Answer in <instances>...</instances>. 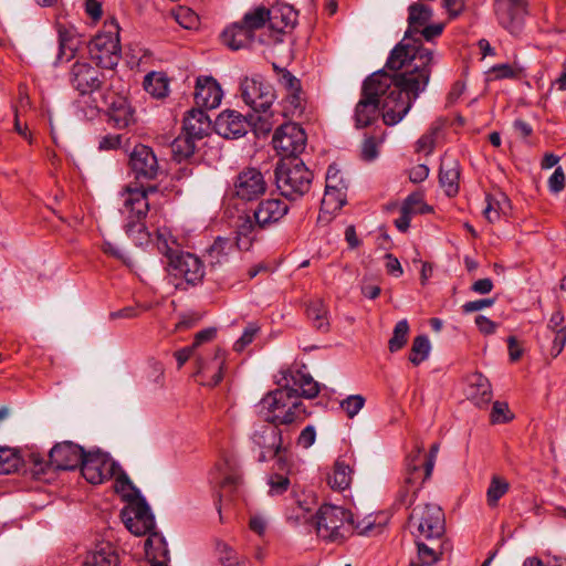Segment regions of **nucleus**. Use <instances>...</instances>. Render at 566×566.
Returning a JSON list of instances; mask_svg holds the SVG:
<instances>
[{
	"instance_id": "1",
	"label": "nucleus",
	"mask_w": 566,
	"mask_h": 566,
	"mask_svg": "<svg viewBox=\"0 0 566 566\" xmlns=\"http://www.w3.org/2000/svg\"><path fill=\"white\" fill-rule=\"evenodd\" d=\"M413 76L405 72L390 74L378 71L371 74L363 85L361 97L356 104L354 120L356 128L371 125L382 108L386 125L398 124L410 111L413 102L426 90L412 86Z\"/></svg>"
},
{
	"instance_id": "2",
	"label": "nucleus",
	"mask_w": 566,
	"mask_h": 566,
	"mask_svg": "<svg viewBox=\"0 0 566 566\" xmlns=\"http://www.w3.org/2000/svg\"><path fill=\"white\" fill-rule=\"evenodd\" d=\"M408 12V29L402 40L390 51L386 67L394 72L405 70V73L415 77L412 86L426 90L437 63V53L421 43L418 31L430 22L433 11L417 2L409 6Z\"/></svg>"
},
{
	"instance_id": "3",
	"label": "nucleus",
	"mask_w": 566,
	"mask_h": 566,
	"mask_svg": "<svg viewBox=\"0 0 566 566\" xmlns=\"http://www.w3.org/2000/svg\"><path fill=\"white\" fill-rule=\"evenodd\" d=\"M313 525L318 537L331 542L342 541L354 532L359 535H368L374 528V522L369 518L355 523L350 511L331 504L319 507Z\"/></svg>"
},
{
	"instance_id": "4",
	"label": "nucleus",
	"mask_w": 566,
	"mask_h": 566,
	"mask_svg": "<svg viewBox=\"0 0 566 566\" xmlns=\"http://www.w3.org/2000/svg\"><path fill=\"white\" fill-rule=\"evenodd\" d=\"M258 408L266 422L275 424H290L303 419L305 413L297 390L290 386L269 392L262 398Z\"/></svg>"
},
{
	"instance_id": "5",
	"label": "nucleus",
	"mask_w": 566,
	"mask_h": 566,
	"mask_svg": "<svg viewBox=\"0 0 566 566\" xmlns=\"http://www.w3.org/2000/svg\"><path fill=\"white\" fill-rule=\"evenodd\" d=\"M241 97L258 116H251L252 124L263 133H269L274 122L270 108L275 95L271 85L264 83L260 77H244L240 84Z\"/></svg>"
},
{
	"instance_id": "6",
	"label": "nucleus",
	"mask_w": 566,
	"mask_h": 566,
	"mask_svg": "<svg viewBox=\"0 0 566 566\" xmlns=\"http://www.w3.org/2000/svg\"><path fill=\"white\" fill-rule=\"evenodd\" d=\"M156 245L158 251L169 259L170 265L187 283L195 285L201 282L205 276L202 261L192 253L179 252V244L168 229L157 230Z\"/></svg>"
},
{
	"instance_id": "7",
	"label": "nucleus",
	"mask_w": 566,
	"mask_h": 566,
	"mask_svg": "<svg viewBox=\"0 0 566 566\" xmlns=\"http://www.w3.org/2000/svg\"><path fill=\"white\" fill-rule=\"evenodd\" d=\"M313 172L298 158H282L275 168L280 193L289 200L302 198L311 188Z\"/></svg>"
},
{
	"instance_id": "8",
	"label": "nucleus",
	"mask_w": 566,
	"mask_h": 566,
	"mask_svg": "<svg viewBox=\"0 0 566 566\" xmlns=\"http://www.w3.org/2000/svg\"><path fill=\"white\" fill-rule=\"evenodd\" d=\"M408 528L417 539L440 538L444 534V514L436 504H419L409 515Z\"/></svg>"
},
{
	"instance_id": "9",
	"label": "nucleus",
	"mask_w": 566,
	"mask_h": 566,
	"mask_svg": "<svg viewBox=\"0 0 566 566\" xmlns=\"http://www.w3.org/2000/svg\"><path fill=\"white\" fill-rule=\"evenodd\" d=\"M90 53L105 69H113L118 64L120 44L118 25L115 22L109 24L108 31L101 32L91 41Z\"/></svg>"
},
{
	"instance_id": "10",
	"label": "nucleus",
	"mask_w": 566,
	"mask_h": 566,
	"mask_svg": "<svg viewBox=\"0 0 566 566\" xmlns=\"http://www.w3.org/2000/svg\"><path fill=\"white\" fill-rule=\"evenodd\" d=\"M254 449L259 450V462L268 461L272 458L286 455L282 453V432L280 428L272 422L259 424L254 428L251 436Z\"/></svg>"
},
{
	"instance_id": "11",
	"label": "nucleus",
	"mask_w": 566,
	"mask_h": 566,
	"mask_svg": "<svg viewBox=\"0 0 566 566\" xmlns=\"http://www.w3.org/2000/svg\"><path fill=\"white\" fill-rule=\"evenodd\" d=\"M493 7L499 24L513 35L520 34L528 15V1L494 0Z\"/></svg>"
},
{
	"instance_id": "12",
	"label": "nucleus",
	"mask_w": 566,
	"mask_h": 566,
	"mask_svg": "<svg viewBox=\"0 0 566 566\" xmlns=\"http://www.w3.org/2000/svg\"><path fill=\"white\" fill-rule=\"evenodd\" d=\"M274 148L283 158H297L306 146V134L295 123L282 124L272 139Z\"/></svg>"
},
{
	"instance_id": "13",
	"label": "nucleus",
	"mask_w": 566,
	"mask_h": 566,
	"mask_svg": "<svg viewBox=\"0 0 566 566\" xmlns=\"http://www.w3.org/2000/svg\"><path fill=\"white\" fill-rule=\"evenodd\" d=\"M105 81L104 73L88 62H75L69 72V82L82 96L92 95L101 90Z\"/></svg>"
},
{
	"instance_id": "14",
	"label": "nucleus",
	"mask_w": 566,
	"mask_h": 566,
	"mask_svg": "<svg viewBox=\"0 0 566 566\" xmlns=\"http://www.w3.org/2000/svg\"><path fill=\"white\" fill-rule=\"evenodd\" d=\"M129 166L137 180H156L164 175V169L149 146L136 145L129 155Z\"/></svg>"
},
{
	"instance_id": "15",
	"label": "nucleus",
	"mask_w": 566,
	"mask_h": 566,
	"mask_svg": "<svg viewBox=\"0 0 566 566\" xmlns=\"http://www.w3.org/2000/svg\"><path fill=\"white\" fill-rule=\"evenodd\" d=\"M157 187L149 186L148 188H132L127 186L119 193L122 208L120 213L125 220L132 219H146L149 211L148 193L156 192Z\"/></svg>"
},
{
	"instance_id": "16",
	"label": "nucleus",
	"mask_w": 566,
	"mask_h": 566,
	"mask_svg": "<svg viewBox=\"0 0 566 566\" xmlns=\"http://www.w3.org/2000/svg\"><path fill=\"white\" fill-rule=\"evenodd\" d=\"M80 465L83 478L92 484L111 479L117 469L116 463L101 452H85Z\"/></svg>"
},
{
	"instance_id": "17",
	"label": "nucleus",
	"mask_w": 566,
	"mask_h": 566,
	"mask_svg": "<svg viewBox=\"0 0 566 566\" xmlns=\"http://www.w3.org/2000/svg\"><path fill=\"white\" fill-rule=\"evenodd\" d=\"M233 186L235 196L245 201L255 200L266 191V181L262 172L255 168L242 170Z\"/></svg>"
},
{
	"instance_id": "18",
	"label": "nucleus",
	"mask_w": 566,
	"mask_h": 566,
	"mask_svg": "<svg viewBox=\"0 0 566 566\" xmlns=\"http://www.w3.org/2000/svg\"><path fill=\"white\" fill-rule=\"evenodd\" d=\"M85 451L78 444L71 441L56 443L49 453V467L55 470H74L83 458Z\"/></svg>"
},
{
	"instance_id": "19",
	"label": "nucleus",
	"mask_w": 566,
	"mask_h": 566,
	"mask_svg": "<svg viewBox=\"0 0 566 566\" xmlns=\"http://www.w3.org/2000/svg\"><path fill=\"white\" fill-rule=\"evenodd\" d=\"M249 122L237 111H223L214 122V130L223 138H239L245 135Z\"/></svg>"
},
{
	"instance_id": "20",
	"label": "nucleus",
	"mask_w": 566,
	"mask_h": 566,
	"mask_svg": "<svg viewBox=\"0 0 566 566\" xmlns=\"http://www.w3.org/2000/svg\"><path fill=\"white\" fill-rule=\"evenodd\" d=\"M226 353L217 348L211 359L199 358L197 360V376L200 382L206 386H217L223 378Z\"/></svg>"
},
{
	"instance_id": "21",
	"label": "nucleus",
	"mask_w": 566,
	"mask_h": 566,
	"mask_svg": "<svg viewBox=\"0 0 566 566\" xmlns=\"http://www.w3.org/2000/svg\"><path fill=\"white\" fill-rule=\"evenodd\" d=\"M277 12L279 10L276 9L270 10L265 7H258L247 12L241 22L244 23V25L253 33L263 28L266 22L270 23L271 28L277 30L292 24L289 17L282 13V25H280L275 21L277 19Z\"/></svg>"
},
{
	"instance_id": "22",
	"label": "nucleus",
	"mask_w": 566,
	"mask_h": 566,
	"mask_svg": "<svg viewBox=\"0 0 566 566\" xmlns=\"http://www.w3.org/2000/svg\"><path fill=\"white\" fill-rule=\"evenodd\" d=\"M222 99V90L211 76L198 77L196 82L195 102L198 108H216Z\"/></svg>"
},
{
	"instance_id": "23",
	"label": "nucleus",
	"mask_w": 566,
	"mask_h": 566,
	"mask_svg": "<svg viewBox=\"0 0 566 566\" xmlns=\"http://www.w3.org/2000/svg\"><path fill=\"white\" fill-rule=\"evenodd\" d=\"M133 516L125 520L128 531L137 536L153 533L155 528V517L146 502H138L132 509Z\"/></svg>"
},
{
	"instance_id": "24",
	"label": "nucleus",
	"mask_w": 566,
	"mask_h": 566,
	"mask_svg": "<svg viewBox=\"0 0 566 566\" xmlns=\"http://www.w3.org/2000/svg\"><path fill=\"white\" fill-rule=\"evenodd\" d=\"M289 211V206L280 199H266L259 203L253 211L254 221L259 227H266L277 222Z\"/></svg>"
},
{
	"instance_id": "25",
	"label": "nucleus",
	"mask_w": 566,
	"mask_h": 566,
	"mask_svg": "<svg viewBox=\"0 0 566 566\" xmlns=\"http://www.w3.org/2000/svg\"><path fill=\"white\" fill-rule=\"evenodd\" d=\"M211 482L219 486L220 496H224L235 490L240 482V474L233 468L229 459L218 463L211 473Z\"/></svg>"
},
{
	"instance_id": "26",
	"label": "nucleus",
	"mask_w": 566,
	"mask_h": 566,
	"mask_svg": "<svg viewBox=\"0 0 566 566\" xmlns=\"http://www.w3.org/2000/svg\"><path fill=\"white\" fill-rule=\"evenodd\" d=\"M275 467L276 472L270 475L268 481L269 494L272 496L281 495L287 491L291 484L289 474L294 473V464L287 455H280Z\"/></svg>"
},
{
	"instance_id": "27",
	"label": "nucleus",
	"mask_w": 566,
	"mask_h": 566,
	"mask_svg": "<svg viewBox=\"0 0 566 566\" xmlns=\"http://www.w3.org/2000/svg\"><path fill=\"white\" fill-rule=\"evenodd\" d=\"M260 228L253 216H240L235 224V244L238 249L248 251L255 241Z\"/></svg>"
},
{
	"instance_id": "28",
	"label": "nucleus",
	"mask_w": 566,
	"mask_h": 566,
	"mask_svg": "<svg viewBox=\"0 0 566 566\" xmlns=\"http://www.w3.org/2000/svg\"><path fill=\"white\" fill-rule=\"evenodd\" d=\"M211 120L202 108L190 109L184 118V130L196 139L208 135Z\"/></svg>"
},
{
	"instance_id": "29",
	"label": "nucleus",
	"mask_w": 566,
	"mask_h": 566,
	"mask_svg": "<svg viewBox=\"0 0 566 566\" xmlns=\"http://www.w3.org/2000/svg\"><path fill=\"white\" fill-rule=\"evenodd\" d=\"M222 42L231 50H240L249 46L254 40V33L244 23L235 22L228 27L221 34Z\"/></svg>"
},
{
	"instance_id": "30",
	"label": "nucleus",
	"mask_w": 566,
	"mask_h": 566,
	"mask_svg": "<svg viewBox=\"0 0 566 566\" xmlns=\"http://www.w3.org/2000/svg\"><path fill=\"white\" fill-rule=\"evenodd\" d=\"M109 123L118 129L128 127L134 123V111L124 97H116L109 105Z\"/></svg>"
},
{
	"instance_id": "31",
	"label": "nucleus",
	"mask_w": 566,
	"mask_h": 566,
	"mask_svg": "<svg viewBox=\"0 0 566 566\" xmlns=\"http://www.w3.org/2000/svg\"><path fill=\"white\" fill-rule=\"evenodd\" d=\"M469 396L476 405H488L492 399V389L489 379L480 373L468 378Z\"/></svg>"
},
{
	"instance_id": "32",
	"label": "nucleus",
	"mask_w": 566,
	"mask_h": 566,
	"mask_svg": "<svg viewBox=\"0 0 566 566\" xmlns=\"http://www.w3.org/2000/svg\"><path fill=\"white\" fill-rule=\"evenodd\" d=\"M145 552L148 560H166L169 562V549L165 537L153 532L145 542Z\"/></svg>"
},
{
	"instance_id": "33",
	"label": "nucleus",
	"mask_w": 566,
	"mask_h": 566,
	"mask_svg": "<svg viewBox=\"0 0 566 566\" xmlns=\"http://www.w3.org/2000/svg\"><path fill=\"white\" fill-rule=\"evenodd\" d=\"M459 168L455 161L442 163L439 174V182L447 196H455L459 191Z\"/></svg>"
},
{
	"instance_id": "34",
	"label": "nucleus",
	"mask_w": 566,
	"mask_h": 566,
	"mask_svg": "<svg viewBox=\"0 0 566 566\" xmlns=\"http://www.w3.org/2000/svg\"><path fill=\"white\" fill-rule=\"evenodd\" d=\"M144 88L154 97H166L169 91L168 78L161 72H150L144 78Z\"/></svg>"
},
{
	"instance_id": "35",
	"label": "nucleus",
	"mask_w": 566,
	"mask_h": 566,
	"mask_svg": "<svg viewBox=\"0 0 566 566\" xmlns=\"http://www.w3.org/2000/svg\"><path fill=\"white\" fill-rule=\"evenodd\" d=\"M328 485L333 490H345L352 482V470L348 464L337 461L333 472L327 478Z\"/></svg>"
},
{
	"instance_id": "36",
	"label": "nucleus",
	"mask_w": 566,
	"mask_h": 566,
	"mask_svg": "<svg viewBox=\"0 0 566 566\" xmlns=\"http://www.w3.org/2000/svg\"><path fill=\"white\" fill-rule=\"evenodd\" d=\"M124 229L136 245H144L149 242L150 234L145 226V219L125 220Z\"/></svg>"
},
{
	"instance_id": "37",
	"label": "nucleus",
	"mask_w": 566,
	"mask_h": 566,
	"mask_svg": "<svg viewBox=\"0 0 566 566\" xmlns=\"http://www.w3.org/2000/svg\"><path fill=\"white\" fill-rule=\"evenodd\" d=\"M196 138L185 133L184 136L177 137L171 144L174 158L178 161L189 158L196 149Z\"/></svg>"
},
{
	"instance_id": "38",
	"label": "nucleus",
	"mask_w": 566,
	"mask_h": 566,
	"mask_svg": "<svg viewBox=\"0 0 566 566\" xmlns=\"http://www.w3.org/2000/svg\"><path fill=\"white\" fill-rule=\"evenodd\" d=\"M232 248V242L226 238H217L212 245L207 250V259L209 263L214 266L217 264H221L222 261L227 258L229 251Z\"/></svg>"
},
{
	"instance_id": "39",
	"label": "nucleus",
	"mask_w": 566,
	"mask_h": 566,
	"mask_svg": "<svg viewBox=\"0 0 566 566\" xmlns=\"http://www.w3.org/2000/svg\"><path fill=\"white\" fill-rule=\"evenodd\" d=\"M430 349H431V344H430L428 336L419 335V336L415 337L412 345H411L410 354H409L410 363L416 366L420 365L422 361H424L429 357Z\"/></svg>"
},
{
	"instance_id": "40",
	"label": "nucleus",
	"mask_w": 566,
	"mask_h": 566,
	"mask_svg": "<svg viewBox=\"0 0 566 566\" xmlns=\"http://www.w3.org/2000/svg\"><path fill=\"white\" fill-rule=\"evenodd\" d=\"M307 317L313 322L316 329L326 332L328 329L327 311L321 300L313 301L308 304Z\"/></svg>"
},
{
	"instance_id": "41",
	"label": "nucleus",
	"mask_w": 566,
	"mask_h": 566,
	"mask_svg": "<svg viewBox=\"0 0 566 566\" xmlns=\"http://www.w3.org/2000/svg\"><path fill=\"white\" fill-rule=\"evenodd\" d=\"M345 188L328 189L325 187V193L322 199V210L326 212H335L339 210L346 202Z\"/></svg>"
},
{
	"instance_id": "42",
	"label": "nucleus",
	"mask_w": 566,
	"mask_h": 566,
	"mask_svg": "<svg viewBox=\"0 0 566 566\" xmlns=\"http://www.w3.org/2000/svg\"><path fill=\"white\" fill-rule=\"evenodd\" d=\"M293 384L302 389V396L312 399L319 392V385L308 374L297 370L293 376Z\"/></svg>"
},
{
	"instance_id": "43",
	"label": "nucleus",
	"mask_w": 566,
	"mask_h": 566,
	"mask_svg": "<svg viewBox=\"0 0 566 566\" xmlns=\"http://www.w3.org/2000/svg\"><path fill=\"white\" fill-rule=\"evenodd\" d=\"M423 451L422 446H417L416 450L407 457V476L405 478V483L415 484L420 479V467L421 462V453Z\"/></svg>"
},
{
	"instance_id": "44",
	"label": "nucleus",
	"mask_w": 566,
	"mask_h": 566,
	"mask_svg": "<svg viewBox=\"0 0 566 566\" xmlns=\"http://www.w3.org/2000/svg\"><path fill=\"white\" fill-rule=\"evenodd\" d=\"M85 566H118V556L111 548H102L88 555L84 562Z\"/></svg>"
},
{
	"instance_id": "45",
	"label": "nucleus",
	"mask_w": 566,
	"mask_h": 566,
	"mask_svg": "<svg viewBox=\"0 0 566 566\" xmlns=\"http://www.w3.org/2000/svg\"><path fill=\"white\" fill-rule=\"evenodd\" d=\"M314 505L315 501L311 496H307L303 501H297V505L292 510V513L289 515V520H293L296 524H305L312 521L313 515L311 512Z\"/></svg>"
},
{
	"instance_id": "46",
	"label": "nucleus",
	"mask_w": 566,
	"mask_h": 566,
	"mask_svg": "<svg viewBox=\"0 0 566 566\" xmlns=\"http://www.w3.org/2000/svg\"><path fill=\"white\" fill-rule=\"evenodd\" d=\"M409 324L407 319L399 321L395 328L391 338L389 339V350L391 353L401 349L408 340Z\"/></svg>"
},
{
	"instance_id": "47",
	"label": "nucleus",
	"mask_w": 566,
	"mask_h": 566,
	"mask_svg": "<svg viewBox=\"0 0 566 566\" xmlns=\"http://www.w3.org/2000/svg\"><path fill=\"white\" fill-rule=\"evenodd\" d=\"M510 484L502 478L493 475L486 492V500L490 506H495L499 500L509 491Z\"/></svg>"
},
{
	"instance_id": "48",
	"label": "nucleus",
	"mask_w": 566,
	"mask_h": 566,
	"mask_svg": "<svg viewBox=\"0 0 566 566\" xmlns=\"http://www.w3.org/2000/svg\"><path fill=\"white\" fill-rule=\"evenodd\" d=\"M172 15L176 22L184 29L193 30L199 25L198 14L188 7H179L172 11Z\"/></svg>"
},
{
	"instance_id": "49",
	"label": "nucleus",
	"mask_w": 566,
	"mask_h": 566,
	"mask_svg": "<svg viewBox=\"0 0 566 566\" xmlns=\"http://www.w3.org/2000/svg\"><path fill=\"white\" fill-rule=\"evenodd\" d=\"M401 208L408 211L409 214H423L431 211V208L423 201V196L419 192L409 195Z\"/></svg>"
},
{
	"instance_id": "50",
	"label": "nucleus",
	"mask_w": 566,
	"mask_h": 566,
	"mask_svg": "<svg viewBox=\"0 0 566 566\" xmlns=\"http://www.w3.org/2000/svg\"><path fill=\"white\" fill-rule=\"evenodd\" d=\"M415 542L417 545L420 566H432L440 559L441 553H438L436 548L424 544L422 539L415 538Z\"/></svg>"
},
{
	"instance_id": "51",
	"label": "nucleus",
	"mask_w": 566,
	"mask_h": 566,
	"mask_svg": "<svg viewBox=\"0 0 566 566\" xmlns=\"http://www.w3.org/2000/svg\"><path fill=\"white\" fill-rule=\"evenodd\" d=\"M382 139L377 140L374 136H368L361 144L360 157L365 161H373L379 155V145Z\"/></svg>"
},
{
	"instance_id": "52",
	"label": "nucleus",
	"mask_w": 566,
	"mask_h": 566,
	"mask_svg": "<svg viewBox=\"0 0 566 566\" xmlns=\"http://www.w3.org/2000/svg\"><path fill=\"white\" fill-rule=\"evenodd\" d=\"M365 398L361 395H352L340 402L342 409L349 418H354L364 407Z\"/></svg>"
},
{
	"instance_id": "53",
	"label": "nucleus",
	"mask_w": 566,
	"mask_h": 566,
	"mask_svg": "<svg viewBox=\"0 0 566 566\" xmlns=\"http://www.w3.org/2000/svg\"><path fill=\"white\" fill-rule=\"evenodd\" d=\"M285 103V111L291 113L292 116L301 115L304 109L301 87L296 92H287Z\"/></svg>"
},
{
	"instance_id": "54",
	"label": "nucleus",
	"mask_w": 566,
	"mask_h": 566,
	"mask_svg": "<svg viewBox=\"0 0 566 566\" xmlns=\"http://www.w3.org/2000/svg\"><path fill=\"white\" fill-rule=\"evenodd\" d=\"M490 72L495 80L517 78L522 73V69L511 64H497Z\"/></svg>"
},
{
	"instance_id": "55",
	"label": "nucleus",
	"mask_w": 566,
	"mask_h": 566,
	"mask_svg": "<svg viewBox=\"0 0 566 566\" xmlns=\"http://www.w3.org/2000/svg\"><path fill=\"white\" fill-rule=\"evenodd\" d=\"M218 552L221 566H244V564L239 560L235 552L227 544L219 545Z\"/></svg>"
},
{
	"instance_id": "56",
	"label": "nucleus",
	"mask_w": 566,
	"mask_h": 566,
	"mask_svg": "<svg viewBox=\"0 0 566 566\" xmlns=\"http://www.w3.org/2000/svg\"><path fill=\"white\" fill-rule=\"evenodd\" d=\"M258 332L259 327L255 324H249L245 327L242 336L234 343L233 350L238 353L242 352L248 345H250L253 342Z\"/></svg>"
},
{
	"instance_id": "57",
	"label": "nucleus",
	"mask_w": 566,
	"mask_h": 566,
	"mask_svg": "<svg viewBox=\"0 0 566 566\" xmlns=\"http://www.w3.org/2000/svg\"><path fill=\"white\" fill-rule=\"evenodd\" d=\"M512 419L509 406L505 402L495 401L492 407L491 420L494 423H504Z\"/></svg>"
},
{
	"instance_id": "58",
	"label": "nucleus",
	"mask_w": 566,
	"mask_h": 566,
	"mask_svg": "<svg viewBox=\"0 0 566 566\" xmlns=\"http://www.w3.org/2000/svg\"><path fill=\"white\" fill-rule=\"evenodd\" d=\"M277 76L280 84L287 92H296L301 87L300 80L285 69L277 70Z\"/></svg>"
},
{
	"instance_id": "59",
	"label": "nucleus",
	"mask_w": 566,
	"mask_h": 566,
	"mask_svg": "<svg viewBox=\"0 0 566 566\" xmlns=\"http://www.w3.org/2000/svg\"><path fill=\"white\" fill-rule=\"evenodd\" d=\"M444 30V23H433L424 25L418 31V36L427 42H432L436 38L440 36Z\"/></svg>"
},
{
	"instance_id": "60",
	"label": "nucleus",
	"mask_w": 566,
	"mask_h": 566,
	"mask_svg": "<svg viewBox=\"0 0 566 566\" xmlns=\"http://www.w3.org/2000/svg\"><path fill=\"white\" fill-rule=\"evenodd\" d=\"M436 132L437 129H431L429 133L422 135L418 142L416 150L418 153H424L426 155H429L432 153L436 143Z\"/></svg>"
},
{
	"instance_id": "61",
	"label": "nucleus",
	"mask_w": 566,
	"mask_h": 566,
	"mask_svg": "<svg viewBox=\"0 0 566 566\" xmlns=\"http://www.w3.org/2000/svg\"><path fill=\"white\" fill-rule=\"evenodd\" d=\"M565 186V174L562 167H557L548 179V188L552 192H559Z\"/></svg>"
},
{
	"instance_id": "62",
	"label": "nucleus",
	"mask_w": 566,
	"mask_h": 566,
	"mask_svg": "<svg viewBox=\"0 0 566 566\" xmlns=\"http://www.w3.org/2000/svg\"><path fill=\"white\" fill-rule=\"evenodd\" d=\"M268 524V518L261 513H255L250 517V530L260 536H262L265 533Z\"/></svg>"
},
{
	"instance_id": "63",
	"label": "nucleus",
	"mask_w": 566,
	"mask_h": 566,
	"mask_svg": "<svg viewBox=\"0 0 566 566\" xmlns=\"http://www.w3.org/2000/svg\"><path fill=\"white\" fill-rule=\"evenodd\" d=\"M326 187L328 189H333V188H346L344 182H343V179L339 175V170L334 167V166H329L328 169H327V172H326Z\"/></svg>"
},
{
	"instance_id": "64",
	"label": "nucleus",
	"mask_w": 566,
	"mask_h": 566,
	"mask_svg": "<svg viewBox=\"0 0 566 566\" xmlns=\"http://www.w3.org/2000/svg\"><path fill=\"white\" fill-rule=\"evenodd\" d=\"M429 176V168L424 164H419L412 167L409 171V179L413 184H419L426 180Z\"/></svg>"
}]
</instances>
